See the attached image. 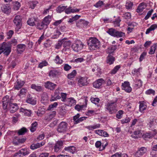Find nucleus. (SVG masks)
Instances as JSON below:
<instances>
[{"instance_id":"f257e3e1","label":"nucleus","mask_w":157,"mask_h":157,"mask_svg":"<svg viewBox=\"0 0 157 157\" xmlns=\"http://www.w3.org/2000/svg\"><path fill=\"white\" fill-rule=\"evenodd\" d=\"M117 99L116 98L115 99L112 100L107 102L105 105V108L106 111L109 114H114L117 111Z\"/></svg>"},{"instance_id":"f03ea898","label":"nucleus","mask_w":157,"mask_h":157,"mask_svg":"<svg viewBox=\"0 0 157 157\" xmlns=\"http://www.w3.org/2000/svg\"><path fill=\"white\" fill-rule=\"evenodd\" d=\"M87 44L90 50H95L99 48L100 42L95 37H91L88 40Z\"/></svg>"},{"instance_id":"7ed1b4c3","label":"nucleus","mask_w":157,"mask_h":157,"mask_svg":"<svg viewBox=\"0 0 157 157\" xmlns=\"http://www.w3.org/2000/svg\"><path fill=\"white\" fill-rule=\"evenodd\" d=\"M13 22L15 25L16 31H18L21 28L22 25L21 16L19 15H17L15 17Z\"/></svg>"},{"instance_id":"20e7f679","label":"nucleus","mask_w":157,"mask_h":157,"mask_svg":"<svg viewBox=\"0 0 157 157\" xmlns=\"http://www.w3.org/2000/svg\"><path fill=\"white\" fill-rule=\"evenodd\" d=\"M68 130V124L66 122L62 121L58 125L57 131L60 133L66 132Z\"/></svg>"},{"instance_id":"39448f33","label":"nucleus","mask_w":157,"mask_h":157,"mask_svg":"<svg viewBox=\"0 0 157 157\" xmlns=\"http://www.w3.org/2000/svg\"><path fill=\"white\" fill-rule=\"evenodd\" d=\"M2 52L3 54L6 56H8L11 52V48L10 46L6 42H3L1 47Z\"/></svg>"},{"instance_id":"423d86ee","label":"nucleus","mask_w":157,"mask_h":157,"mask_svg":"<svg viewBox=\"0 0 157 157\" xmlns=\"http://www.w3.org/2000/svg\"><path fill=\"white\" fill-rule=\"evenodd\" d=\"M83 46L84 44L81 41L77 40L73 44L72 48L74 51L78 52L83 49Z\"/></svg>"},{"instance_id":"0eeeda50","label":"nucleus","mask_w":157,"mask_h":157,"mask_svg":"<svg viewBox=\"0 0 157 157\" xmlns=\"http://www.w3.org/2000/svg\"><path fill=\"white\" fill-rule=\"evenodd\" d=\"M88 77L86 76H79L78 78V84L80 87L86 86L89 84Z\"/></svg>"},{"instance_id":"6e6552de","label":"nucleus","mask_w":157,"mask_h":157,"mask_svg":"<svg viewBox=\"0 0 157 157\" xmlns=\"http://www.w3.org/2000/svg\"><path fill=\"white\" fill-rule=\"evenodd\" d=\"M108 144L106 140L103 141L102 143L100 141H98L96 142L95 146L96 148H99L100 151H102L105 148Z\"/></svg>"},{"instance_id":"1a4fd4ad","label":"nucleus","mask_w":157,"mask_h":157,"mask_svg":"<svg viewBox=\"0 0 157 157\" xmlns=\"http://www.w3.org/2000/svg\"><path fill=\"white\" fill-rule=\"evenodd\" d=\"M130 85L129 82L124 81V83H122V89L124 90L127 93H130L132 90V88Z\"/></svg>"},{"instance_id":"9d476101","label":"nucleus","mask_w":157,"mask_h":157,"mask_svg":"<svg viewBox=\"0 0 157 157\" xmlns=\"http://www.w3.org/2000/svg\"><path fill=\"white\" fill-rule=\"evenodd\" d=\"M63 142L61 140L57 141L55 144L53 148L56 152H60L63 147Z\"/></svg>"},{"instance_id":"9b49d317","label":"nucleus","mask_w":157,"mask_h":157,"mask_svg":"<svg viewBox=\"0 0 157 157\" xmlns=\"http://www.w3.org/2000/svg\"><path fill=\"white\" fill-rule=\"evenodd\" d=\"M39 19L36 16H34L29 18L27 21V24L31 26H33L36 25V23L38 22Z\"/></svg>"},{"instance_id":"f8f14e48","label":"nucleus","mask_w":157,"mask_h":157,"mask_svg":"<svg viewBox=\"0 0 157 157\" xmlns=\"http://www.w3.org/2000/svg\"><path fill=\"white\" fill-rule=\"evenodd\" d=\"M105 81L102 78H99L93 83V86L95 88H99L102 84L104 83Z\"/></svg>"},{"instance_id":"ddd939ff","label":"nucleus","mask_w":157,"mask_h":157,"mask_svg":"<svg viewBox=\"0 0 157 157\" xmlns=\"http://www.w3.org/2000/svg\"><path fill=\"white\" fill-rule=\"evenodd\" d=\"M60 72L59 70L54 69L50 70L48 74V76L51 78H54L60 75Z\"/></svg>"},{"instance_id":"4468645a","label":"nucleus","mask_w":157,"mask_h":157,"mask_svg":"<svg viewBox=\"0 0 157 157\" xmlns=\"http://www.w3.org/2000/svg\"><path fill=\"white\" fill-rule=\"evenodd\" d=\"M9 106L10 109V112L12 113H14L18 109V107L17 104L13 103L11 99H10L9 102Z\"/></svg>"},{"instance_id":"2eb2a0df","label":"nucleus","mask_w":157,"mask_h":157,"mask_svg":"<svg viewBox=\"0 0 157 157\" xmlns=\"http://www.w3.org/2000/svg\"><path fill=\"white\" fill-rule=\"evenodd\" d=\"M79 117L80 115L78 113L73 117V120L75 124H77L82 121L85 120L86 118L85 117H82L80 118H79Z\"/></svg>"},{"instance_id":"dca6fc26","label":"nucleus","mask_w":157,"mask_h":157,"mask_svg":"<svg viewBox=\"0 0 157 157\" xmlns=\"http://www.w3.org/2000/svg\"><path fill=\"white\" fill-rule=\"evenodd\" d=\"M44 86L46 88L52 90L56 88V85L51 82L47 81L45 83Z\"/></svg>"},{"instance_id":"f3484780","label":"nucleus","mask_w":157,"mask_h":157,"mask_svg":"<svg viewBox=\"0 0 157 157\" xmlns=\"http://www.w3.org/2000/svg\"><path fill=\"white\" fill-rule=\"evenodd\" d=\"M25 83V82L24 81L17 79L14 85L15 89L19 90L22 87Z\"/></svg>"},{"instance_id":"a211bd4d","label":"nucleus","mask_w":157,"mask_h":157,"mask_svg":"<svg viewBox=\"0 0 157 157\" xmlns=\"http://www.w3.org/2000/svg\"><path fill=\"white\" fill-rule=\"evenodd\" d=\"M10 101V100L9 96H8L6 95L3 98L2 100V102L3 103L2 106L4 109H7V105L8 103H9Z\"/></svg>"},{"instance_id":"6ab92c4d","label":"nucleus","mask_w":157,"mask_h":157,"mask_svg":"<svg viewBox=\"0 0 157 157\" xmlns=\"http://www.w3.org/2000/svg\"><path fill=\"white\" fill-rule=\"evenodd\" d=\"M1 10L5 13L8 14L11 12V8L8 4L3 5L1 7Z\"/></svg>"},{"instance_id":"aec40b11","label":"nucleus","mask_w":157,"mask_h":157,"mask_svg":"<svg viewBox=\"0 0 157 157\" xmlns=\"http://www.w3.org/2000/svg\"><path fill=\"white\" fill-rule=\"evenodd\" d=\"M147 6L146 4L144 2L140 3L136 9V11L138 13H140L145 9Z\"/></svg>"},{"instance_id":"412c9836","label":"nucleus","mask_w":157,"mask_h":157,"mask_svg":"<svg viewBox=\"0 0 157 157\" xmlns=\"http://www.w3.org/2000/svg\"><path fill=\"white\" fill-rule=\"evenodd\" d=\"M66 105L68 106H71L76 104V100L73 98H67V100L66 101Z\"/></svg>"},{"instance_id":"4be33fe9","label":"nucleus","mask_w":157,"mask_h":157,"mask_svg":"<svg viewBox=\"0 0 157 157\" xmlns=\"http://www.w3.org/2000/svg\"><path fill=\"white\" fill-rule=\"evenodd\" d=\"M26 46L24 44H21L17 45V52L19 54H21L25 50Z\"/></svg>"},{"instance_id":"5701e85b","label":"nucleus","mask_w":157,"mask_h":157,"mask_svg":"<svg viewBox=\"0 0 157 157\" xmlns=\"http://www.w3.org/2000/svg\"><path fill=\"white\" fill-rule=\"evenodd\" d=\"M80 9L75 8L73 9L71 7H69L67 8H66L65 10V13L67 14H69L71 13H75V12H78L80 11Z\"/></svg>"},{"instance_id":"b1692460","label":"nucleus","mask_w":157,"mask_h":157,"mask_svg":"<svg viewBox=\"0 0 157 157\" xmlns=\"http://www.w3.org/2000/svg\"><path fill=\"white\" fill-rule=\"evenodd\" d=\"M139 103L140 104L139 110L140 112L143 113L147 109V105L146 103L144 101H139Z\"/></svg>"},{"instance_id":"393cba45","label":"nucleus","mask_w":157,"mask_h":157,"mask_svg":"<svg viewBox=\"0 0 157 157\" xmlns=\"http://www.w3.org/2000/svg\"><path fill=\"white\" fill-rule=\"evenodd\" d=\"M94 132L100 136L105 137H108L109 136L106 132L102 130L99 129L95 130Z\"/></svg>"},{"instance_id":"a878e982","label":"nucleus","mask_w":157,"mask_h":157,"mask_svg":"<svg viewBox=\"0 0 157 157\" xmlns=\"http://www.w3.org/2000/svg\"><path fill=\"white\" fill-rule=\"evenodd\" d=\"M147 150V148L144 147L139 148L136 154L139 156L142 155L146 152Z\"/></svg>"},{"instance_id":"bb28decb","label":"nucleus","mask_w":157,"mask_h":157,"mask_svg":"<svg viewBox=\"0 0 157 157\" xmlns=\"http://www.w3.org/2000/svg\"><path fill=\"white\" fill-rule=\"evenodd\" d=\"M52 17V16L48 15L44 18L42 21L46 26H47L50 24L51 21Z\"/></svg>"},{"instance_id":"cd10ccee","label":"nucleus","mask_w":157,"mask_h":157,"mask_svg":"<svg viewBox=\"0 0 157 157\" xmlns=\"http://www.w3.org/2000/svg\"><path fill=\"white\" fill-rule=\"evenodd\" d=\"M20 111L24 113L25 116L30 117L32 113L31 111L30 110L27 109H24L22 108H21L20 109Z\"/></svg>"},{"instance_id":"c85d7f7f","label":"nucleus","mask_w":157,"mask_h":157,"mask_svg":"<svg viewBox=\"0 0 157 157\" xmlns=\"http://www.w3.org/2000/svg\"><path fill=\"white\" fill-rule=\"evenodd\" d=\"M26 101L27 102L33 105H35L36 103V101L34 98L31 97L30 95L27 98Z\"/></svg>"},{"instance_id":"c756f323","label":"nucleus","mask_w":157,"mask_h":157,"mask_svg":"<svg viewBox=\"0 0 157 157\" xmlns=\"http://www.w3.org/2000/svg\"><path fill=\"white\" fill-rule=\"evenodd\" d=\"M115 60L114 58L110 54H109L107 57L106 62L107 63L111 65L113 64Z\"/></svg>"},{"instance_id":"7c9ffc66","label":"nucleus","mask_w":157,"mask_h":157,"mask_svg":"<svg viewBox=\"0 0 157 157\" xmlns=\"http://www.w3.org/2000/svg\"><path fill=\"white\" fill-rule=\"evenodd\" d=\"M142 69V68L141 67H140L138 69L134 68L133 70L132 71V73L134 76H139L140 75V73Z\"/></svg>"},{"instance_id":"2f4dec72","label":"nucleus","mask_w":157,"mask_h":157,"mask_svg":"<svg viewBox=\"0 0 157 157\" xmlns=\"http://www.w3.org/2000/svg\"><path fill=\"white\" fill-rule=\"evenodd\" d=\"M64 149L65 151L71 152L72 154L75 153L76 151L75 147L73 146L66 147Z\"/></svg>"},{"instance_id":"473e14b6","label":"nucleus","mask_w":157,"mask_h":157,"mask_svg":"<svg viewBox=\"0 0 157 157\" xmlns=\"http://www.w3.org/2000/svg\"><path fill=\"white\" fill-rule=\"evenodd\" d=\"M54 62L58 65L61 64L63 63V61L59 55H57L53 60Z\"/></svg>"},{"instance_id":"72a5a7b5","label":"nucleus","mask_w":157,"mask_h":157,"mask_svg":"<svg viewBox=\"0 0 157 157\" xmlns=\"http://www.w3.org/2000/svg\"><path fill=\"white\" fill-rule=\"evenodd\" d=\"M100 127V124H96L94 125L88 126L86 127V128L89 130H92L93 129L99 128Z\"/></svg>"},{"instance_id":"f704fd0d","label":"nucleus","mask_w":157,"mask_h":157,"mask_svg":"<svg viewBox=\"0 0 157 157\" xmlns=\"http://www.w3.org/2000/svg\"><path fill=\"white\" fill-rule=\"evenodd\" d=\"M157 28V25L155 24L152 25L148 29H147L146 32L145 33L146 34H148L151 31L154 30L155 29Z\"/></svg>"},{"instance_id":"c9c22d12","label":"nucleus","mask_w":157,"mask_h":157,"mask_svg":"<svg viewBox=\"0 0 157 157\" xmlns=\"http://www.w3.org/2000/svg\"><path fill=\"white\" fill-rule=\"evenodd\" d=\"M117 30L113 28H110L107 31V33L111 36L115 37L116 33Z\"/></svg>"},{"instance_id":"e433bc0d","label":"nucleus","mask_w":157,"mask_h":157,"mask_svg":"<svg viewBox=\"0 0 157 157\" xmlns=\"http://www.w3.org/2000/svg\"><path fill=\"white\" fill-rule=\"evenodd\" d=\"M88 23L89 22L87 21L82 19H80V20L78 21V23L76 24V25L77 26H78V24L79 25V26L80 25L81 26L83 25L84 26H86L88 25Z\"/></svg>"},{"instance_id":"4c0bfd02","label":"nucleus","mask_w":157,"mask_h":157,"mask_svg":"<svg viewBox=\"0 0 157 157\" xmlns=\"http://www.w3.org/2000/svg\"><path fill=\"white\" fill-rule=\"evenodd\" d=\"M56 114V112H53V114H51L50 115H48L44 117V119L46 121H50L54 116Z\"/></svg>"},{"instance_id":"58836bf2","label":"nucleus","mask_w":157,"mask_h":157,"mask_svg":"<svg viewBox=\"0 0 157 157\" xmlns=\"http://www.w3.org/2000/svg\"><path fill=\"white\" fill-rule=\"evenodd\" d=\"M39 20L36 22V25L38 29L41 30L43 29L44 26L46 25L43 21L42 22H39Z\"/></svg>"},{"instance_id":"ea45409f","label":"nucleus","mask_w":157,"mask_h":157,"mask_svg":"<svg viewBox=\"0 0 157 157\" xmlns=\"http://www.w3.org/2000/svg\"><path fill=\"white\" fill-rule=\"evenodd\" d=\"M135 80L136 83L134 85V87L137 89L142 86V82L140 79H136Z\"/></svg>"},{"instance_id":"a19ab883","label":"nucleus","mask_w":157,"mask_h":157,"mask_svg":"<svg viewBox=\"0 0 157 157\" xmlns=\"http://www.w3.org/2000/svg\"><path fill=\"white\" fill-rule=\"evenodd\" d=\"M27 131V129L25 127H23L19 130L17 132L18 135H22L25 134Z\"/></svg>"},{"instance_id":"79ce46f5","label":"nucleus","mask_w":157,"mask_h":157,"mask_svg":"<svg viewBox=\"0 0 157 157\" xmlns=\"http://www.w3.org/2000/svg\"><path fill=\"white\" fill-rule=\"evenodd\" d=\"M37 126V123L36 121H35L31 124L30 128V130L32 132H34L36 129Z\"/></svg>"},{"instance_id":"37998d69","label":"nucleus","mask_w":157,"mask_h":157,"mask_svg":"<svg viewBox=\"0 0 157 157\" xmlns=\"http://www.w3.org/2000/svg\"><path fill=\"white\" fill-rule=\"evenodd\" d=\"M48 100V96L46 93H43L42 95L41 101L42 103L47 102Z\"/></svg>"},{"instance_id":"c03bdc74","label":"nucleus","mask_w":157,"mask_h":157,"mask_svg":"<svg viewBox=\"0 0 157 157\" xmlns=\"http://www.w3.org/2000/svg\"><path fill=\"white\" fill-rule=\"evenodd\" d=\"M116 34L115 37L117 38L123 37L125 36V33L122 31L117 30Z\"/></svg>"},{"instance_id":"a18cd8bd","label":"nucleus","mask_w":157,"mask_h":157,"mask_svg":"<svg viewBox=\"0 0 157 157\" xmlns=\"http://www.w3.org/2000/svg\"><path fill=\"white\" fill-rule=\"evenodd\" d=\"M157 48V45L156 44H154L150 48L149 53L150 54H152L155 53V50Z\"/></svg>"},{"instance_id":"49530a36","label":"nucleus","mask_w":157,"mask_h":157,"mask_svg":"<svg viewBox=\"0 0 157 157\" xmlns=\"http://www.w3.org/2000/svg\"><path fill=\"white\" fill-rule=\"evenodd\" d=\"M67 7V6H64L60 5L58 6L56 10L57 12L59 13H61L64 11H65L66 8Z\"/></svg>"},{"instance_id":"de8ad7c7","label":"nucleus","mask_w":157,"mask_h":157,"mask_svg":"<svg viewBox=\"0 0 157 157\" xmlns=\"http://www.w3.org/2000/svg\"><path fill=\"white\" fill-rule=\"evenodd\" d=\"M31 88L37 91H40L42 90L41 86L36 85L35 84H32L31 85Z\"/></svg>"},{"instance_id":"09e8293b","label":"nucleus","mask_w":157,"mask_h":157,"mask_svg":"<svg viewBox=\"0 0 157 157\" xmlns=\"http://www.w3.org/2000/svg\"><path fill=\"white\" fill-rule=\"evenodd\" d=\"M117 46L116 45H112L109 47L108 49V53L109 54H110L113 53L116 50Z\"/></svg>"},{"instance_id":"8fccbe9b","label":"nucleus","mask_w":157,"mask_h":157,"mask_svg":"<svg viewBox=\"0 0 157 157\" xmlns=\"http://www.w3.org/2000/svg\"><path fill=\"white\" fill-rule=\"evenodd\" d=\"M48 65V63L46 60H44L40 63L38 65V67L41 69L43 67L47 66Z\"/></svg>"},{"instance_id":"3c124183","label":"nucleus","mask_w":157,"mask_h":157,"mask_svg":"<svg viewBox=\"0 0 157 157\" xmlns=\"http://www.w3.org/2000/svg\"><path fill=\"white\" fill-rule=\"evenodd\" d=\"M21 6L20 3L17 1L14 2L13 3V9L14 10H17Z\"/></svg>"},{"instance_id":"603ef678","label":"nucleus","mask_w":157,"mask_h":157,"mask_svg":"<svg viewBox=\"0 0 157 157\" xmlns=\"http://www.w3.org/2000/svg\"><path fill=\"white\" fill-rule=\"evenodd\" d=\"M124 113V112L122 110H120L117 112L116 115L117 118L118 119H121L123 116V115Z\"/></svg>"},{"instance_id":"864d4df0","label":"nucleus","mask_w":157,"mask_h":157,"mask_svg":"<svg viewBox=\"0 0 157 157\" xmlns=\"http://www.w3.org/2000/svg\"><path fill=\"white\" fill-rule=\"evenodd\" d=\"M77 74V72L75 70H74L71 73L68 74L67 78L68 79H71L74 78Z\"/></svg>"},{"instance_id":"5fc2aeb1","label":"nucleus","mask_w":157,"mask_h":157,"mask_svg":"<svg viewBox=\"0 0 157 157\" xmlns=\"http://www.w3.org/2000/svg\"><path fill=\"white\" fill-rule=\"evenodd\" d=\"M9 45L10 46V47L11 48L12 45L15 46L16 45L17 43V40L14 39H13L11 40L8 42V43H6Z\"/></svg>"},{"instance_id":"6e6d98bb","label":"nucleus","mask_w":157,"mask_h":157,"mask_svg":"<svg viewBox=\"0 0 157 157\" xmlns=\"http://www.w3.org/2000/svg\"><path fill=\"white\" fill-rule=\"evenodd\" d=\"M155 133H153L151 132L145 133L144 135L145 137L148 138H151L156 134V132L155 130Z\"/></svg>"},{"instance_id":"4d7b16f0","label":"nucleus","mask_w":157,"mask_h":157,"mask_svg":"<svg viewBox=\"0 0 157 157\" xmlns=\"http://www.w3.org/2000/svg\"><path fill=\"white\" fill-rule=\"evenodd\" d=\"M121 68L120 65H117L115 66L114 68L111 71L110 73L111 74H115L117 71Z\"/></svg>"},{"instance_id":"13d9d810","label":"nucleus","mask_w":157,"mask_h":157,"mask_svg":"<svg viewBox=\"0 0 157 157\" xmlns=\"http://www.w3.org/2000/svg\"><path fill=\"white\" fill-rule=\"evenodd\" d=\"M58 105V103L57 102L54 103L53 104L50 105L48 109V110H52L54 108H56Z\"/></svg>"},{"instance_id":"bf43d9fd","label":"nucleus","mask_w":157,"mask_h":157,"mask_svg":"<svg viewBox=\"0 0 157 157\" xmlns=\"http://www.w3.org/2000/svg\"><path fill=\"white\" fill-rule=\"evenodd\" d=\"M133 5V3L129 1L127 2L125 4V7L127 9H131Z\"/></svg>"},{"instance_id":"052dcab7","label":"nucleus","mask_w":157,"mask_h":157,"mask_svg":"<svg viewBox=\"0 0 157 157\" xmlns=\"http://www.w3.org/2000/svg\"><path fill=\"white\" fill-rule=\"evenodd\" d=\"M120 18H118L116 19L115 21H113V23L115 27H119L120 26V23L121 21Z\"/></svg>"},{"instance_id":"680f3d73","label":"nucleus","mask_w":157,"mask_h":157,"mask_svg":"<svg viewBox=\"0 0 157 157\" xmlns=\"http://www.w3.org/2000/svg\"><path fill=\"white\" fill-rule=\"evenodd\" d=\"M61 34L60 32L58 30H56L54 34L52 36V38L53 39H56L58 38L59 35Z\"/></svg>"},{"instance_id":"e2e57ef3","label":"nucleus","mask_w":157,"mask_h":157,"mask_svg":"<svg viewBox=\"0 0 157 157\" xmlns=\"http://www.w3.org/2000/svg\"><path fill=\"white\" fill-rule=\"evenodd\" d=\"M67 94L65 93H61V98L62 101L66 102L67 100Z\"/></svg>"},{"instance_id":"0e129e2a","label":"nucleus","mask_w":157,"mask_h":157,"mask_svg":"<svg viewBox=\"0 0 157 157\" xmlns=\"http://www.w3.org/2000/svg\"><path fill=\"white\" fill-rule=\"evenodd\" d=\"M90 100L92 103L95 104H98L100 101L99 98H91Z\"/></svg>"},{"instance_id":"69168bd1","label":"nucleus","mask_w":157,"mask_h":157,"mask_svg":"<svg viewBox=\"0 0 157 157\" xmlns=\"http://www.w3.org/2000/svg\"><path fill=\"white\" fill-rule=\"evenodd\" d=\"M63 46L64 47H66L67 46H69L71 44V42L69 40L65 41V40L63 39Z\"/></svg>"},{"instance_id":"338daca9","label":"nucleus","mask_w":157,"mask_h":157,"mask_svg":"<svg viewBox=\"0 0 157 157\" xmlns=\"http://www.w3.org/2000/svg\"><path fill=\"white\" fill-rule=\"evenodd\" d=\"M104 4V2L102 1H99L96 4L94 5V6L96 8H99Z\"/></svg>"},{"instance_id":"774afa93","label":"nucleus","mask_w":157,"mask_h":157,"mask_svg":"<svg viewBox=\"0 0 157 157\" xmlns=\"http://www.w3.org/2000/svg\"><path fill=\"white\" fill-rule=\"evenodd\" d=\"M59 90L58 89H57L55 90L54 95L56 96V99H59L61 98V96H59Z\"/></svg>"}]
</instances>
